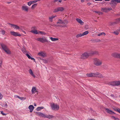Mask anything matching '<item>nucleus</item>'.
Segmentation results:
<instances>
[{
    "instance_id": "1",
    "label": "nucleus",
    "mask_w": 120,
    "mask_h": 120,
    "mask_svg": "<svg viewBox=\"0 0 120 120\" xmlns=\"http://www.w3.org/2000/svg\"><path fill=\"white\" fill-rule=\"evenodd\" d=\"M94 53V52L93 51L86 52L81 55V58L82 59H85Z\"/></svg>"
},
{
    "instance_id": "2",
    "label": "nucleus",
    "mask_w": 120,
    "mask_h": 120,
    "mask_svg": "<svg viewBox=\"0 0 120 120\" xmlns=\"http://www.w3.org/2000/svg\"><path fill=\"white\" fill-rule=\"evenodd\" d=\"M93 62L94 64L96 66L101 65L102 64V61L101 60L97 58L94 59Z\"/></svg>"
},
{
    "instance_id": "3",
    "label": "nucleus",
    "mask_w": 120,
    "mask_h": 120,
    "mask_svg": "<svg viewBox=\"0 0 120 120\" xmlns=\"http://www.w3.org/2000/svg\"><path fill=\"white\" fill-rule=\"evenodd\" d=\"M1 46L3 49L7 54H11V52L10 51L6 45L3 44H1Z\"/></svg>"
},
{
    "instance_id": "4",
    "label": "nucleus",
    "mask_w": 120,
    "mask_h": 120,
    "mask_svg": "<svg viewBox=\"0 0 120 120\" xmlns=\"http://www.w3.org/2000/svg\"><path fill=\"white\" fill-rule=\"evenodd\" d=\"M51 107L52 109L55 111L58 110L59 109V105L57 104L54 103H52L51 105Z\"/></svg>"
},
{
    "instance_id": "5",
    "label": "nucleus",
    "mask_w": 120,
    "mask_h": 120,
    "mask_svg": "<svg viewBox=\"0 0 120 120\" xmlns=\"http://www.w3.org/2000/svg\"><path fill=\"white\" fill-rule=\"evenodd\" d=\"M36 40L42 43L48 42L47 38L45 37L39 38L36 39Z\"/></svg>"
},
{
    "instance_id": "6",
    "label": "nucleus",
    "mask_w": 120,
    "mask_h": 120,
    "mask_svg": "<svg viewBox=\"0 0 120 120\" xmlns=\"http://www.w3.org/2000/svg\"><path fill=\"white\" fill-rule=\"evenodd\" d=\"M116 2L118 3H120V0H112L111 1V6L113 8H114L116 4Z\"/></svg>"
},
{
    "instance_id": "7",
    "label": "nucleus",
    "mask_w": 120,
    "mask_h": 120,
    "mask_svg": "<svg viewBox=\"0 0 120 120\" xmlns=\"http://www.w3.org/2000/svg\"><path fill=\"white\" fill-rule=\"evenodd\" d=\"M109 84L112 86L120 85V81L111 82L109 83Z\"/></svg>"
},
{
    "instance_id": "8",
    "label": "nucleus",
    "mask_w": 120,
    "mask_h": 120,
    "mask_svg": "<svg viewBox=\"0 0 120 120\" xmlns=\"http://www.w3.org/2000/svg\"><path fill=\"white\" fill-rule=\"evenodd\" d=\"M64 8L63 7H58L55 9L53 11V12H56L59 11H62L64 10Z\"/></svg>"
},
{
    "instance_id": "9",
    "label": "nucleus",
    "mask_w": 120,
    "mask_h": 120,
    "mask_svg": "<svg viewBox=\"0 0 120 120\" xmlns=\"http://www.w3.org/2000/svg\"><path fill=\"white\" fill-rule=\"evenodd\" d=\"M57 24H58V25H54V26H59L60 27H63L64 26H61V24H63L64 23V22H63L62 20H61V19H59L58 20V22L56 23Z\"/></svg>"
},
{
    "instance_id": "10",
    "label": "nucleus",
    "mask_w": 120,
    "mask_h": 120,
    "mask_svg": "<svg viewBox=\"0 0 120 120\" xmlns=\"http://www.w3.org/2000/svg\"><path fill=\"white\" fill-rule=\"evenodd\" d=\"M38 55L39 56H41L42 57H44L46 56V54L43 51H41L39 52L38 53Z\"/></svg>"
},
{
    "instance_id": "11",
    "label": "nucleus",
    "mask_w": 120,
    "mask_h": 120,
    "mask_svg": "<svg viewBox=\"0 0 120 120\" xmlns=\"http://www.w3.org/2000/svg\"><path fill=\"white\" fill-rule=\"evenodd\" d=\"M10 33L12 35L15 36H21V35L18 33V32H15L13 31H11Z\"/></svg>"
},
{
    "instance_id": "12",
    "label": "nucleus",
    "mask_w": 120,
    "mask_h": 120,
    "mask_svg": "<svg viewBox=\"0 0 120 120\" xmlns=\"http://www.w3.org/2000/svg\"><path fill=\"white\" fill-rule=\"evenodd\" d=\"M86 75L88 77H95V73H88Z\"/></svg>"
},
{
    "instance_id": "13",
    "label": "nucleus",
    "mask_w": 120,
    "mask_h": 120,
    "mask_svg": "<svg viewBox=\"0 0 120 120\" xmlns=\"http://www.w3.org/2000/svg\"><path fill=\"white\" fill-rule=\"evenodd\" d=\"M22 9L23 11L26 12H28L29 10L28 7L26 5H24L22 6Z\"/></svg>"
},
{
    "instance_id": "14",
    "label": "nucleus",
    "mask_w": 120,
    "mask_h": 120,
    "mask_svg": "<svg viewBox=\"0 0 120 120\" xmlns=\"http://www.w3.org/2000/svg\"><path fill=\"white\" fill-rule=\"evenodd\" d=\"M9 24L11 25V27L16 29H20L19 27L17 25L9 23Z\"/></svg>"
},
{
    "instance_id": "15",
    "label": "nucleus",
    "mask_w": 120,
    "mask_h": 120,
    "mask_svg": "<svg viewBox=\"0 0 120 120\" xmlns=\"http://www.w3.org/2000/svg\"><path fill=\"white\" fill-rule=\"evenodd\" d=\"M118 54L119 53H117L115 52L112 53L111 54V55L113 57L117 58L118 57Z\"/></svg>"
},
{
    "instance_id": "16",
    "label": "nucleus",
    "mask_w": 120,
    "mask_h": 120,
    "mask_svg": "<svg viewBox=\"0 0 120 120\" xmlns=\"http://www.w3.org/2000/svg\"><path fill=\"white\" fill-rule=\"evenodd\" d=\"M76 20L81 25H83L84 23V22L80 19L79 18H76Z\"/></svg>"
},
{
    "instance_id": "17",
    "label": "nucleus",
    "mask_w": 120,
    "mask_h": 120,
    "mask_svg": "<svg viewBox=\"0 0 120 120\" xmlns=\"http://www.w3.org/2000/svg\"><path fill=\"white\" fill-rule=\"evenodd\" d=\"M97 77L101 78H102L103 76L101 74L97 72L95 73V77Z\"/></svg>"
},
{
    "instance_id": "18",
    "label": "nucleus",
    "mask_w": 120,
    "mask_h": 120,
    "mask_svg": "<svg viewBox=\"0 0 120 120\" xmlns=\"http://www.w3.org/2000/svg\"><path fill=\"white\" fill-rule=\"evenodd\" d=\"M28 108L30 110V112H31L33 111L34 108V107L33 105H30L29 106Z\"/></svg>"
},
{
    "instance_id": "19",
    "label": "nucleus",
    "mask_w": 120,
    "mask_h": 120,
    "mask_svg": "<svg viewBox=\"0 0 120 120\" xmlns=\"http://www.w3.org/2000/svg\"><path fill=\"white\" fill-rule=\"evenodd\" d=\"M37 92V88L36 87H34L32 88L31 92L32 94H35V92Z\"/></svg>"
},
{
    "instance_id": "20",
    "label": "nucleus",
    "mask_w": 120,
    "mask_h": 120,
    "mask_svg": "<svg viewBox=\"0 0 120 120\" xmlns=\"http://www.w3.org/2000/svg\"><path fill=\"white\" fill-rule=\"evenodd\" d=\"M29 72L30 74L34 78L35 77V75L34 74L33 72L31 69H30L29 70Z\"/></svg>"
},
{
    "instance_id": "21",
    "label": "nucleus",
    "mask_w": 120,
    "mask_h": 120,
    "mask_svg": "<svg viewBox=\"0 0 120 120\" xmlns=\"http://www.w3.org/2000/svg\"><path fill=\"white\" fill-rule=\"evenodd\" d=\"M56 16V15H52L49 18V19L50 21L52 22L53 21V19Z\"/></svg>"
},
{
    "instance_id": "22",
    "label": "nucleus",
    "mask_w": 120,
    "mask_h": 120,
    "mask_svg": "<svg viewBox=\"0 0 120 120\" xmlns=\"http://www.w3.org/2000/svg\"><path fill=\"white\" fill-rule=\"evenodd\" d=\"M54 117V116L52 115H47L46 114V118L49 119L52 118Z\"/></svg>"
},
{
    "instance_id": "23",
    "label": "nucleus",
    "mask_w": 120,
    "mask_h": 120,
    "mask_svg": "<svg viewBox=\"0 0 120 120\" xmlns=\"http://www.w3.org/2000/svg\"><path fill=\"white\" fill-rule=\"evenodd\" d=\"M106 112L108 113L112 114H114V112H112L111 110H109L108 109H106Z\"/></svg>"
},
{
    "instance_id": "24",
    "label": "nucleus",
    "mask_w": 120,
    "mask_h": 120,
    "mask_svg": "<svg viewBox=\"0 0 120 120\" xmlns=\"http://www.w3.org/2000/svg\"><path fill=\"white\" fill-rule=\"evenodd\" d=\"M30 32L35 34H39L38 32L37 31V30H32L31 31H30Z\"/></svg>"
},
{
    "instance_id": "25",
    "label": "nucleus",
    "mask_w": 120,
    "mask_h": 120,
    "mask_svg": "<svg viewBox=\"0 0 120 120\" xmlns=\"http://www.w3.org/2000/svg\"><path fill=\"white\" fill-rule=\"evenodd\" d=\"M114 109L115 111H117L119 113H120V109L119 108H115Z\"/></svg>"
},
{
    "instance_id": "26",
    "label": "nucleus",
    "mask_w": 120,
    "mask_h": 120,
    "mask_svg": "<svg viewBox=\"0 0 120 120\" xmlns=\"http://www.w3.org/2000/svg\"><path fill=\"white\" fill-rule=\"evenodd\" d=\"M50 39L52 41H55L58 40V39L57 38H53L52 37H51Z\"/></svg>"
},
{
    "instance_id": "27",
    "label": "nucleus",
    "mask_w": 120,
    "mask_h": 120,
    "mask_svg": "<svg viewBox=\"0 0 120 120\" xmlns=\"http://www.w3.org/2000/svg\"><path fill=\"white\" fill-rule=\"evenodd\" d=\"M44 108V107H38L36 109V110L37 111H39L41 109H42Z\"/></svg>"
},
{
    "instance_id": "28",
    "label": "nucleus",
    "mask_w": 120,
    "mask_h": 120,
    "mask_svg": "<svg viewBox=\"0 0 120 120\" xmlns=\"http://www.w3.org/2000/svg\"><path fill=\"white\" fill-rule=\"evenodd\" d=\"M101 11L105 12H106L108 11L107 8H102L101 9Z\"/></svg>"
},
{
    "instance_id": "29",
    "label": "nucleus",
    "mask_w": 120,
    "mask_h": 120,
    "mask_svg": "<svg viewBox=\"0 0 120 120\" xmlns=\"http://www.w3.org/2000/svg\"><path fill=\"white\" fill-rule=\"evenodd\" d=\"M88 33L89 32L88 31H86L83 33L82 34V35L83 36H84L85 35H87V34H88Z\"/></svg>"
},
{
    "instance_id": "30",
    "label": "nucleus",
    "mask_w": 120,
    "mask_h": 120,
    "mask_svg": "<svg viewBox=\"0 0 120 120\" xmlns=\"http://www.w3.org/2000/svg\"><path fill=\"white\" fill-rule=\"evenodd\" d=\"M46 114H45L43 113H41V114L40 116L42 117H44V118H46Z\"/></svg>"
},
{
    "instance_id": "31",
    "label": "nucleus",
    "mask_w": 120,
    "mask_h": 120,
    "mask_svg": "<svg viewBox=\"0 0 120 120\" xmlns=\"http://www.w3.org/2000/svg\"><path fill=\"white\" fill-rule=\"evenodd\" d=\"M83 36L81 33L79 34H77L76 36V37L77 38H79Z\"/></svg>"
},
{
    "instance_id": "32",
    "label": "nucleus",
    "mask_w": 120,
    "mask_h": 120,
    "mask_svg": "<svg viewBox=\"0 0 120 120\" xmlns=\"http://www.w3.org/2000/svg\"><path fill=\"white\" fill-rule=\"evenodd\" d=\"M37 5V4H33L31 8L32 9H33Z\"/></svg>"
},
{
    "instance_id": "33",
    "label": "nucleus",
    "mask_w": 120,
    "mask_h": 120,
    "mask_svg": "<svg viewBox=\"0 0 120 120\" xmlns=\"http://www.w3.org/2000/svg\"><path fill=\"white\" fill-rule=\"evenodd\" d=\"M101 35H105V34L104 32H102L100 34H98V36H100Z\"/></svg>"
},
{
    "instance_id": "34",
    "label": "nucleus",
    "mask_w": 120,
    "mask_h": 120,
    "mask_svg": "<svg viewBox=\"0 0 120 120\" xmlns=\"http://www.w3.org/2000/svg\"><path fill=\"white\" fill-rule=\"evenodd\" d=\"M41 112H36V115L40 116Z\"/></svg>"
},
{
    "instance_id": "35",
    "label": "nucleus",
    "mask_w": 120,
    "mask_h": 120,
    "mask_svg": "<svg viewBox=\"0 0 120 120\" xmlns=\"http://www.w3.org/2000/svg\"><path fill=\"white\" fill-rule=\"evenodd\" d=\"M22 50L23 52L24 53H25L26 52V51L25 49L24 48H22Z\"/></svg>"
},
{
    "instance_id": "36",
    "label": "nucleus",
    "mask_w": 120,
    "mask_h": 120,
    "mask_svg": "<svg viewBox=\"0 0 120 120\" xmlns=\"http://www.w3.org/2000/svg\"><path fill=\"white\" fill-rule=\"evenodd\" d=\"M58 2V3H61L62 2V0H54V2Z\"/></svg>"
},
{
    "instance_id": "37",
    "label": "nucleus",
    "mask_w": 120,
    "mask_h": 120,
    "mask_svg": "<svg viewBox=\"0 0 120 120\" xmlns=\"http://www.w3.org/2000/svg\"><path fill=\"white\" fill-rule=\"evenodd\" d=\"M111 117L112 119H114V120H119L118 118H116L113 116H112Z\"/></svg>"
},
{
    "instance_id": "38",
    "label": "nucleus",
    "mask_w": 120,
    "mask_h": 120,
    "mask_svg": "<svg viewBox=\"0 0 120 120\" xmlns=\"http://www.w3.org/2000/svg\"><path fill=\"white\" fill-rule=\"evenodd\" d=\"M113 33L116 35H118L119 34V32L118 31H114L113 32Z\"/></svg>"
},
{
    "instance_id": "39",
    "label": "nucleus",
    "mask_w": 120,
    "mask_h": 120,
    "mask_svg": "<svg viewBox=\"0 0 120 120\" xmlns=\"http://www.w3.org/2000/svg\"><path fill=\"white\" fill-rule=\"evenodd\" d=\"M2 106L4 107L7 108L8 106V105L7 103L6 102H5L4 105L3 104V105Z\"/></svg>"
},
{
    "instance_id": "40",
    "label": "nucleus",
    "mask_w": 120,
    "mask_h": 120,
    "mask_svg": "<svg viewBox=\"0 0 120 120\" xmlns=\"http://www.w3.org/2000/svg\"><path fill=\"white\" fill-rule=\"evenodd\" d=\"M32 4V3L31 2V1H30L27 3V4L29 6H30Z\"/></svg>"
},
{
    "instance_id": "41",
    "label": "nucleus",
    "mask_w": 120,
    "mask_h": 120,
    "mask_svg": "<svg viewBox=\"0 0 120 120\" xmlns=\"http://www.w3.org/2000/svg\"><path fill=\"white\" fill-rule=\"evenodd\" d=\"M38 32L39 33V34H45V33L44 32H42V31H40Z\"/></svg>"
},
{
    "instance_id": "42",
    "label": "nucleus",
    "mask_w": 120,
    "mask_h": 120,
    "mask_svg": "<svg viewBox=\"0 0 120 120\" xmlns=\"http://www.w3.org/2000/svg\"><path fill=\"white\" fill-rule=\"evenodd\" d=\"M26 55L28 57L29 59H30V58L31 56L30 55L27 53H26Z\"/></svg>"
},
{
    "instance_id": "43",
    "label": "nucleus",
    "mask_w": 120,
    "mask_h": 120,
    "mask_svg": "<svg viewBox=\"0 0 120 120\" xmlns=\"http://www.w3.org/2000/svg\"><path fill=\"white\" fill-rule=\"evenodd\" d=\"M36 27L35 26H33L32 27V28H31V29H32V30H35V29H36Z\"/></svg>"
},
{
    "instance_id": "44",
    "label": "nucleus",
    "mask_w": 120,
    "mask_h": 120,
    "mask_svg": "<svg viewBox=\"0 0 120 120\" xmlns=\"http://www.w3.org/2000/svg\"><path fill=\"white\" fill-rule=\"evenodd\" d=\"M31 1V2L32 3V4L34 3H36L37 2V1H36V0H35L34 1Z\"/></svg>"
},
{
    "instance_id": "45",
    "label": "nucleus",
    "mask_w": 120,
    "mask_h": 120,
    "mask_svg": "<svg viewBox=\"0 0 120 120\" xmlns=\"http://www.w3.org/2000/svg\"><path fill=\"white\" fill-rule=\"evenodd\" d=\"M5 33V31L4 30H3L2 31V34L3 35H4Z\"/></svg>"
},
{
    "instance_id": "46",
    "label": "nucleus",
    "mask_w": 120,
    "mask_h": 120,
    "mask_svg": "<svg viewBox=\"0 0 120 120\" xmlns=\"http://www.w3.org/2000/svg\"><path fill=\"white\" fill-rule=\"evenodd\" d=\"M1 113L3 115H6V114L4 113L2 111H1Z\"/></svg>"
},
{
    "instance_id": "47",
    "label": "nucleus",
    "mask_w": 120,
    "mask_h": 120,
    "mask_svg": "<svg viewBox=\"0 0 120 120\" xmlns=\"http://www.w3.org/2000/svg\"><path fill=\"white\" fill-rule=\"evenodd\" d=\"M107 10L108 11H110L112 10V9L111 8H107Z\"/></svg>"
},
{
    "instance_id": "48",
    "label": "nucleus",
    "mask_w": 120,
    "mask_h": 120,
    "mask_svg": "<svg viewBox=\"0 0 120 120\" xmlns=\"http://www.w3.org/2000/svg\"><path fill=\"white\" fill-rule=\"evenodd\" d=\"M3 97L2 95V94L0 93V99H1Z\"/></svg>"
},
{
    "instance_id": "49",
    "label": "nucleus",
    "mask_w": 120,
    "mask_h": 120,
    "mask_svg": "<svg viewBox=\"0 0 120 120\" xmlns=\"http://www.w3.org/2000/svg\"><path fill=\"white\" fill-rule=\"evenodd\" d=\"M68 23V21L65 20V22L64 23L67 24Z\"/></svg>"
},
{
    "instance_id": "50",
    "label": "nucleus",
    "mask_w": 120,
    "mask_h": 120,
    "mask_svg": "<svg viewBox=\"0 0 120 120\" xmlns=\"http://www.w3.org/2000/svg\"><path fill=\"white\" fill-rule=\"evenodd\" d=\"M92 4L91 3H90V2H89V3H87V5H88V6H90V5H91Z\"/></svg>"
},
{
    "instance_id": "51",
    "label": "nucleus",
    "mask_w": 120,
    "mask_h": 120,
    "mask_svg": "<svg viewBox=\"0 0 120 120\" xmlns=\"http://www.w3.org/2000/svg\"><path fill=\"white\" fill-rule=\"evenodd\" d=\"M43 61L44 62V63H47V61L45 60H43Z\"/></svg>"
},
{
    "instance_id": "52",
    "label": "nucleus",
    "mask_w": 120,
    "mask_h": 120,
    "mask_svg": "<svg viewBox=\"0 0 120 120\" xmlns=\"http://www.w3.org/2000/svg\"><path fill=\"white\" fill-rule=\"evenodd\" d=\"M30 59H31V60H34V61H35V59H34V58L31 57H30Z\"/></svg>"
},
{
    "instance_id": "53",
    "label": "nucleus",
    "mask_w": 120,
    "mask_h": 120,
    "mask_svg": "<svg viewBox=\"0 0 120 120\" xmlns=\"http://www.w3.org/2000/svg\"><path fill=\"white\" fill-rule=\"evenodd\" d=\"M24 98L22 97H20V98L19 99H20L21 100H22Z\"/></svg>"
},
{
    "instance_id": "54",
    "label": "nucleus",
    "mask_w": 120,
    "mask_h": 120,
    "mask_svg": "<svg viewBox=\"0 0 120 120\" xmlns=\"http://www.w3.org/2000/svg\"><path fill=\"white\" fill-rule=\"evenodd\" d=\"M114 23H112V22H110V25H113V24Z\"/></svg>"
},
{
    "instance_id": "55",
    "label": "nucleus",
    "mask_w": 120,
    "mask_h": 120,
    "mask_svg": "<svg viewBox=\"0 0 120 120\" xmlns=\"http://www.w3.org/2000/svg\"><path fill=\"white\" fill-rule=\"evenodd\" d=\"M118 56V58H120V53H119Z\"/></svg>"
},
{
    "instance_id": "56",
    "label": "nucleus",
    "mask_w": 120,
    "mask_h": 120,
    "mask_svg": "<svg viewBox=\"0 0 120 120\" xmlns=\"http://www.w3.org/2000/svg\"><path fill=\"white\" fill-rule=\"evenodd\" d=\"M102 14V13L101 12H99V15Z\"/></svg>"
},
{
    "instance_id": "57",
    "label": "nucleus",
    "mask_w": 120,
    "mask_h": 120,
    "mask_svg": "<svg viewBox=\"0 0 120 120\" xmlns=\"http://www.w3.org/2000/svg\"><path fill=\"white\" fill-rule=\"evenodd\" d=\"M103 0H95V1H102Z\"/></svg>"
},
{
    "instance_id": "58",
    "label": "nucleus",
    "mask_w": 120,
    "mask_h": 120,
    "mask_svg": "<svg viewBox=\"0 0 120 120\" xmlns=\"http://www.w3.org/2000/svg\"><path fill=\"white\" fill-rule=\"evenodd\" d=\"M2 64V62H1L0 63V67H1V65Z\"/></svg>"
},
{
    "instance_id": "59",
    "label": "nucleus",
    "mask_w": 120,
    "mask_h": 120,
    "mask_svg": "<svg viewBox=\"0 0 120 120\" xmlns=\"http://www.w3.org/2000/svg\"><path fill=\"white\" fill-rule=\"evenodd\" d=\"M22 31L23 33H24L25 34H26V32L24 31L23 30Z\"/></svg>"
},
{
    "instance_id": "60",
    "label": "nucleus",
    "mask_w": 120,
    "mask_h": 120,
    "mask_svg": "<svg viewBox=\"0 0 120 120\" xmlns=\"http://www.w3.org/2000/svg\"><path fill=\"white\" fill-rule=\"evenodd\" d=\"M17 97L18 98H19V99L20 98V97H19V96H17Z\"/></svg>"
},
{
    "instance_id": "61",
    "label": "nucleus",
    "mask_w": 120,
    "mask_h": 120,
    "mask_svg": "<svg viewBox=\"0 0 120 120\" xmlns=\"http://www.w3.org/2000/svg\"><path fill=\"white\" fill-rule=\"evenodd\" d=\"M89 120H95L94 119H90Z\"/></svg>"
},
{
    "instance_id": "62",
    "label": "nucleus",
    "mask_w": 120,
    "mask_h": 120,
    "mask_svg": "<svg viewBox=\"0 0 120 120\" xmlns=\"http://www.w3.org/2000/svg\"><path fill=\"white\" fill-rule=\"evenodd\" d=\"M111 97H113V94H111Z\"/></svg>"
},
{
    "instance_id": "63",
    "label": "nucleus",
    "mask_w": 120,
    "mask_h": 120,
    "mask_svg": "<svg viewBox=\"0 0 120 120\" xmlns=\"http://www.w3.org/2000/svg\"><path fill=\"white\" fill-rule=\"evenodd\" d=\"M81 1L82 2H84V0H82Z\"/></svg>"
},
{
    "instance_id": "64",
    "label": "nucleus",
    "mask_w": 120,
    "mask_h": 120,
    "mask_svg": "<svg viewBox=\"0 0 120 120\" xmlns=\"http://www.w3.org/2000/svg\"><path fill=\"white\" fill-rule=\"evenodd\" d=\"M95 12L96 13H99V12H97V11H95Z\"/></svg>"
}]
</instances>
